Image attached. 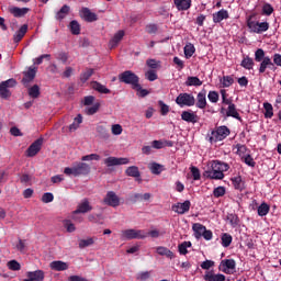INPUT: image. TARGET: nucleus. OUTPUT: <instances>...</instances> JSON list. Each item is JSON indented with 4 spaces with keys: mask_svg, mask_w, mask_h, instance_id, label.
I'll return each mask as SVG.
<instances>
[{
    "mask_svg": "<svg viewBox=\"0 0 281 281\" xmlns=\"http://www.w3.org/2000/svg\"><path fill=\"white\" fill-rule=\"evenodd\" d=\"M229 170V165L227 162H222L220 160H213L211 161V168L205 171V177L207 179H213V180H222L225 179V173Z\"/></svg>",
    "mask_w": 281,
    "mask_h": 281,
    "instance_id": "nucleus-1",
    "label": "nucleus"
},
{
    "mask_svg": "<svg viewBox=\"0 0 281 281\" xmlns=\"http://www.w3.org/2000/svg\"><path fill=\"white\" fill-rule=\"evenodd\" d=\"M91 167L87 162H77L72 167H66L64 175L68 177H80L81 175H89Z\"/></svg>",
    "mask_w": 281,
    "mask_h": 281,
    "instance_id": "nucleus-2",
    "label": "nucleus"
},
{
    "mask_svg": "<svg viewBox=\"0 0 281 281\" xmlns=\"http://www.w3.org/2000/svg\"><path fill=\"white\" fill-rule=\"evenodd\" d=\"M246 23L250 34H265L269 31V22H259L251 15L247 18Z\"/></svg>",
    "mask_w": 281,
    "mask_h": 281,
    "instance_id": "nucleus-3",
    "label": "nucleus"
},
{
    "mask_svg": "<svg viewBox=\"0 0 281 281\" xmlns=\"http://www.w3.org/2000/svg\"><path fill=\"white\" fill-rule=\"evenodd\" d=\"M148 238V232L144 229L128 228L121 232V240H142Z\"/></svg>",
    "mask_w": 281,
    "mask_h": 281,
    "instance_id": "nucleus-4",
    "label": "nucleus"
},
{
    "mask_svg": "<svg viewBox=\"0 0 281 281\" xmlns=\"http://www.w3.org/2000/svg\"><path fill=\"white\" fill-rule=\"evenodd\" d=\"M232 132L228 130L227 126L222 125L216 127L209 134V142L211 144H216V142H223V139H226V137H229V134Z\"/></svg>",
    "mask_w": 281,
    "mask_h": 281,
    "instance_id": "nucleus-5",
    "label": "nucleus"
},
{
    "mask_svg": "<svg viewBox=\"0 0 281 281\" xmlns=\"http://www.w3.org/2000/svg\"><path fill=\"white\" fill-rule=\"evenodd\" d=\"M192 229L194 233V237L199 240L204 238V240H212L214 238V234L212 231L207 229L203 224L195 223L192 225Z\"/></svg>",
    "mask_w": 281,
    "mask_h": 281,
    "instance_id": "nucleus-6",
    "label": "nucleus"
},
{
    "mask_svg": "<svg viewBox=\"0 0 281 281\" xmlns=\"http://www.w3.org/2000/svg\"><path fill=\"white\" fill-rule=\"evenodd\" d=\"M120 82L131 85L133 89H139V77L131 70H126L119 75Z\"/></svg>",
    "mask_w": 281,
    "mask_h": 281,
    "instance_id": "nucleus-7",
    "label": "nucleus"
},
{
    "mask_svg": "<svg viewBox=\"0 0 281 281\" xmlns=\"http://www.w3.org/2000/svg\"><path fill=\"white\" fill-rule=\"evenodd\" d=\"M176 103L178 104V106H194V104L196 103V99H194V95L190 94V93H180L177 99H176Z\"/></svg>",
    "mask_w": 281,
    "mask_h": 281,
    "instance_id": "nucleus-8",
    "label": "nucleus"
},
{
    "mask_svg": "<svg viewBox=\"0 0 281 281\" xmlns=\"http://www.w3.org/2000/svg\"><path fill=\"white\" fill-rule=\"evenodd\" d=\"M218 269L223 273H226L227 276H232L233 273H236V260L224 259L221 261Z\"/></svg>",
    "mask_w": 281,
    "mask_h": 281,
    "instance_id": "nucleus-9",
    "label": "nucleus"
},
{
    "mask_svg": "<svg viewBox=\"0 0 281 281\" xmlns=\"http://www.w3.org/2000/svg\"><path fill=\"white\" fill-rule=\"evenodd\" d=\"M16 86V80L8 79L7 81H2L0 83V95L1 98H10L12 93L10 92V88Z\"/></svg>",
    "mask_w": 281,
    "mask_h": 281,
    "instance_id": "nucleus-10",
    "label": "nucleus"
},
{
    "mask_svg": "<svg viewBox=\"0 0 281 281\" xmlns=\"http://www.w3.org/2000/svg\"><path fill=\"white\" fill-rule=\"evenodd\" d=\"M103 203L110 207H120V196H117L114 191H108L103 199Z\"/></svg>",
    "mask_w": 281,
    "mask_h": 281,
    "instance_id": "nucleus-11",
    "label": "nucleus"
},
{
    "mask_svg": "<svg viewBox=\"0 0 281 281\" xmlns=\"http://www.w3.org/2000/svg\"><path fill=\"white\" fill-rule=\"evenodd\" d=\"M93 210V206L89 203V200L85 199L82 200L78 206L77 210L72 212V221H77L76 214H87V212H91Z\"/></svg>",
    "mask_w": 281,
    "mask_h": 281,
    "instance_id": "nucleus-12",
    "label": "nucleus"
},
{
    "mask_svg": "<svg viewBox=\"0 0 281 281\" xmlns=\"http://www.w3.org/2000/svg\"><path fill=\"white\" fill-rule=\"evenodd\" d=\"M43 146V138L36 139L30 147L26 149V157H36L41 153Z\"/></svg>",
    "mask_w": 281,
    "mask_h": 281,
    "instance_id": "nucleus-13",
    "label": "nucleus"
},
{
    "mask_svg": "<svg viewBox=\"0 0 281 281\" xmlns=\"http://www.w3.org/2000/svg\"><path fill=\"white\" fill-rule=\"evenodd\" d=\"M128 162H130L128 158H117L113 156H110L104 159V164L108 168H111L113 166H126V164Z\"/></svg>",
    "mask_w": 281,
    "mask_h": 281,
    "instance_id": "nucleus-14",
    "label": "nucleus"
},
{
    "mask_svg": "<svg viewBox=\"0 0 281 281\" xmlns=\"http://www.w3.org/2000/svg\"><path fill=\"white\" fill-rule=\"evenodd\" d=\"M23 281H45V271L43 270L27 271Z\"/></svg>",
    "mask_w": 281,
    "mask_h": 281,
    "instance_id": "nucleus-15",
    "label": "nucleus"
},
{
    "mask_svg": "<svg viewBox=\"0 0 281 281\" xmlns=\"http://www.w3.org/2000/svg\"><path fill=\"white\" fill-rule=\"evenodd\" d=\"M80 124H82V114H78L74 122L69 126L63 127L61 131L63 133H75L80 128Z\"/></svg>",
    "mask_w": 281,
    "mask_h": 281,
    "instance_id": "nucleus-16",
    "label": "nucleus"
},
{
    "mask_svg": "<svg viewBox=\"0 0 281 281\" xmlns=\"http://www.w3.org/2000/svg\"><path fill=\"white\" fill-rule=\"evenodd\" d=\"M8 12H9V14H12V16H14L15 19H21V18L25 16V14H27V12H30V8H19L15 5H10L8 8Z\"/></svg>",
    "mask_w": 281,
    "mask_h": 281,
    "instance_id": "nucleus-17",
    "label": "nucleus"
},
{
    "mask_svg": "<svg viewBox=\"0 0 281 281\" xmlns=\"http://www.w3.org/2000/svg\"><path fill=\"white\" fill-rule=\"evenodd\" d=\"M190 201H184L183 203L178 202L171 206L172 212L176 214H186V212H190Z\"/></svg>",
    "mask_w": 281,
    "mask_h": 281,
    "instance_id": "nucleus-18",
    "label": "nucleus"
},
{
    "mask_svg": "<svg viewBox=\"0 0 281 281\" xmlns=\"http://www.w3.org/2000/svg\"><path fill=\"white\" fill-rule=\"evenodd\" d=\"M38 71V68L31 66L27 71H24V77L22 79V82L24 87H27L34 78H36V72Z\"/></svg>",
    "mask_w": 281,
    "mask_h": 281,
    "instance_id": "nucleus-19",
    "label": "nucleus"
},
{
    "mask_svg": "<svg viewBox=\"0 0 281 281\" xmlns=\"http://www.w3.org/2000/svg\"><path fill=\"white\" fill-rule=\"evenodd\" d=\"M81 19H85V21H88V23H93V21H98V15L93 12H91V10H89V8H82L79 12Z\"/></svg>",
    "mask_w": 281,
    "mask_h": 281,
    "instance_id": "nucleus-20",
    "label": "nucleus"
},
{
    "mask_svg": "<svg viewBox=\"0 0 281 281\" xmlns=\"http://www.w3.org/2000/svg\"><path fill=\"white\" fill-rule=\"evenodd\" d=\"M181 120L191 124H196V122H199V115L193 111H183L181 113Z\"/></svg>",
    "mask_w": 281,
    "mask_h": 281,
    "instance_id": "nucleus-21",
    "label": "nucleus"
},
{
    "mask_svg": "<svg viewBox=\"0 0 281 281\" xmlns=\"http://www.w3.org/2000/svg\"><path fill=\"white\" fill-rule=\"evenodd\" d=\"M173 3L179 12H184L192 8V0H173Z\"/></svg>",
    "mask_w": 281,
    "mask_h": 281,
    "instance_id": "nucleus-22",
    "label": "nucleus"
},
{
    "mask_svg": "<svg viewBox=\"0 0 281 281\" xmlns=\"http://www.w3.org/2000/svg\"><path fill=\"white\" fill-rule=\"evenodd\" d=\"M49 268L52 269V271H67V269H69V263L57 260L50 262Z\"/></svg>",
    "mask_w": 281,
    "mask_h": 281,
    "instance_id": "nucleus-23",
    "label": "nucleus"
},
{
    "mask_svg": "<svg viewBox=\"0 0 281 281\" xmlns=\"http://www.w3.org/2000/svg\"><path fill=\"white\" fill-rule=\"evenodd\" d=\"M227 19H229V12L225 9L213 13V23H221V21H225Z\"/></svg>",
    "mask_w": 281,
    "mask_h": 281,
    "instance_id": "nucleus-24",
    "label": "nucleus"
},
{
    "mask_svg": "<svg viewBox=\"0 0 281 281\" xmlns=\"http://www.w3.org/2000/svg\"><path fill=\"white\" fill-rule=\"evenodd\" d=\"M274 65L273 61H271V57L266 56L259 66V74H265L267 69H273Z\"/></svg>",
    "mask_w": 281,
    "mask_h": 281,
    "instance_id": "nucleus-25",
    "label": "nucleus"
},
{
    "mask_svg": "<svg viewBox=\"0 0 281 281\" xmlns=\"http://www.w3.org/2000/svg\"><path fill=\"white\" fill-rule=\"evenodd\" d=\"M206 95H207V92L205 90H202L198 93V97H196L198 109H205V106H207Z\"/></svg>",
    "mask_w": 281,
    "mask_h": 281,
    "instance_id": "nucleus-26",
    "label": "nucleus"
},
{
    "mask_svg": "<svg viewBox=\"0 0 281 281\" xmlns=\"http://www.w3.org/2000/svg\"><path fill=\"white\" fill-rule=\"evenodd\" d=\"M203 278L205 281H225V274H216L214 271H206Z\"/></svg>",
    "mask_w": 281,
    "mask_h": 281,
    "instance_id": "nucleus-27",
    "label": "nucleus"
},
{
    "mask_svg": "<svg viewBox=\"0 0 281 281\" xmlns=\"http://www.w3.org/2000/svg\"><path fill=\"white\" fill-rule=\"evenodd\" d=\"M124 35H125L124 30H120L114 34V36L109 43L111 49L115 48L116 45H120V42L122 41V38H124Z\"/></svg>",
    "mask_w": 281,
    "mask_h": 281,
    "instance_id": "nucleus-28",
    "label": "nucleus"
},
{
    "mask_svg": "<svg viewBox=\"0 0 281 281\" xmlns=\"http://www.w3.org/2000/svg\"><path fill=\"white\" fill-rule=\"evenodd\" d=\"M227 117H234L235 120H240V114L238 113V110H236V104L228 103V108L226 111Z\"/></svg>",
    "mask_w": 281,
    "mask_h": 281,
    "instance_id": "nucleus-29",
    "label": "nucleus"
},
{
    "mask_svg": "<svg viewBox=\"0 0 281 281\" xmlns=\"http://www.w3.org/2000/svg\"><path fill=\"white\" fill-rule=\"evenodd\" d=\"M25 34H27V25L24 24L20 27V30L18 32H15V34L13 35V41L14 43H21V41L23 40V36H25Z\"/></svg>",
    "mask_w": 281,
    "mask_h": 281,
    "instance_id": "nucleus-30",
    "label": "nucleus"
},
{
    "mask_svg": "<svg viewBox=\"0 0 281 281\" xmlns=\"http://www.w3.org/2000/svg\"><path fill=\"white\" fill-rule=\"evenodd\" d=\"M69 12H71V8L67 4L63 5L61 9L56 13L57 21H63V19H66Z\"/></svg>",
    "mask_w": 281,
    "mask_h": 281,
    "instance_id": "nucleus-31",
    "label": "nucleus"
},
{
    "mask_svg": "<svg viewBox=\"0 0 281 281\" xmlns=\"http://www.w3.org/2000/svg\"><path fill=\"white\" fill-rule=\"evenodd\" d=\"M156 251L159 256H166V258H170V260H172V258H175V252H172L170 249H168L164 246L157 247Z\"/></svg>",
    "mask_w": 281,
    "mask_h": 281,
    "instance_id": "nucleus-32",
    "label": "nucleus"
},
{
    "mask_svg": "<svg viewBox=\"0 0 281 281\" xmlns=\"http://www.w3.org/2000/svg\"><path fill=\"white\" fill-rule=\"evenodd\" d=\"M92 89H94V91H98L99 93H111V90L109 88H106V86L98 82V81H93L92 82Z\"/></svg>",
    "mask_w": 281,
    "mask_h": 281,
    "instance_id": "nucleus-33",
    "label": "nucleus"
},
{
    "mask_svg": "<svg viewBox=\"0 0 281 281\" xmlns=\"http://www.w3.org/2000/svg\"><path fill=\"white\" fill-rule=\"evenodd\" d=\"M270 210L271 206H269V204H267L266 202H262L257 209L258 216H267Z\"/></svg>",
    "mask_w": 281,
    "mask_h": 281,
    "instance_id": "nucleus-34",
    "label": "nucleus"
},
{
    "mask_svg": "<svg viewBox=\"0 0 281 281\" xmlns=\"http://www.w3.org/2000/svg\"><path fill=\"white\" fill-rule=\"evenodd\" d=\"M95 238L88 237L86 239L79 240V249H86V247H91V245H94Z\"/></svg>",
    "mask_w": 281,
    "mask_h": 281,
    "instance_id": "nucleus-35",
    "label": "nucleus"
},
{
    "mask_svg": "<svg viewBox=\"0 0 281 281\" xmlns=\"http://www.w3.org/2000/svg\"><path fill=\"white\" fill-rule=\"evenodd\" d=\"M125 173L127 175V177H134L135 179L140 177L139 168H137V166L128 167L125 170Z\"/></svg>",
    "mask_w": 281,
    "mask_h": 281,
    "instance_id": "nucleus-36",
    "label": "nucleus"
},
{
    "mask_svg": "<svg viewBox=\"0 0 281 281\" xmlns=\"http://www.w3.org/2000/svg\"><path fill=\"white\" fill-rule=\"evenodd\" d=\"M194 52H196V48H194V44L188 43L184 46V56H186V58H192V56H194Z\"/></svg>",
    "mask_w": 281,
    "mask_h": 281,
    "instance_id": "nucleus-37",
    "label": "nucleus"
},
{
    "mask_svg": "<svg viewBox=\"0 0 281 281\" xmlns=\"http://www.w3.org/2000/svg\"><path fill=\"white\" fill-rule=\"evenodd\" d=\"M190 247H192L191 241H183L182 244H180L178 246V251L181 256H186L188 254V249H190Z\"/></svg>",
    "mask_w": 281,
    "mask_h": 281,
    "instance_id": "nucleus-38",
    "label": "nucleus"
},
{
    "mask_svg": "<svg viewBox=\"0 0 281 281\" xmlns=\"http://www.w3.org/2000/svg\"><path fill=\"white\" fill-rule=\"evenodd\" d=\"M240 66L244 67V69L251 70V69H254V59L249 56H246L241 60Z\"/></svg>",
    "mask_w": 281,
    "mask_h": 281,
    "instance_id": "nucleus-39",
    "label": "nucleus"
},
{
    "mask_svg": "<svg viewBox=\"0 0 281 281\" xmlns=\"http://www.w3.org/2000/svg\"><path fill=\"white\" fill-rule=\"evenodd\" d=\"M234 238L228 233H223L221 236L222 247H229Z\"/></svg>",
    "mask_w": 281,
    "mask_h": 281,
    "instance_id": "nucleus-40",
    "label": "nucleus"
},
{
    "mask_svg": "<svg viewBox=\"0 0 281 281\" xmlns=\"http://www.w3.org/2000/svg\"><path fill=\"white\" fill-rule=\"evenodd\" d=\"M27 91L30 98L36 99L38 95H41V87H38V85L30 87Z\"/></svg>",
    "mask_w": 281,
    "mask_h": 281,
    "instance_id": "nucleus-41",
    "label": "nucleus"
},
{
    "mask_svg": "<svg viewBox=\"0 0 281 281\" xmlns=\"http://www.w3.org/2000/svg\"><path fill=\"white\" fill-rule=\"evenodd\" d=\"M98 111H100V103H93L92 106H87L85 109V113L86 115H95V113H98Z\"/></svg>",
    "mask_w": 281,
    "mask_h": 281,
    "instance_id": "nucleus-42",
    "label": "nucleus"
},
{
    "mask_svg": "<svg viewBox=\"0 0 281 281\" xmlns=\"http://www.w3.org/2000/svg\"><path fill=\"white\" fill-rule=\"evenodd\" d=\"M69 29L71 34H74L75 36H78V34H80V23H78V21L72 20L69 24Z\"/></svg>",
    "mask_w": 281,
    "mask_h": 281,
    "instance_id": "nucleus-43",
    "label": "nucleus"
},
{
    "mask_svg": "<svg viewBox=\"0 0 281 281\" xmlns=\"http://www.w3.org/2000/svg\"><path fill=\"white\" fill-rule=\"evenodd\" d=\"M15 249L20 251V254H25L27 251V241L23 239H19L15 244Z\"/></svg>",
    "mask_w": 281,
    "mask_h": 281,
    "instance_id": "nucleus-44",
    "label": "nucleus"
},
{
    "mask_svg": "<svg viewBox=\"0 0 281 281\" xmlns=\"http://www.w3.org/2000/svg\"><path fill=\"white\" fill-rule=\"evenodd\" d=\"M263 109H265V117L268 120H271L273 117V105L271 103H263Z\"/></svg>",
    "mask_w": 281,
    "mask_h": 281,
    "instance_id": "nucleus-45",
    "label": "nucleus"
},
{
    "mask_svg": "<svg viewBox=\"0 0 281 281\" xmlns=\"http://www.w3.org/2000/svg\"><path fill=\"white\" fill-rule=\"evenodd\" d=\"M188 87H201L203 85V81L199 79V77H189L187 80Z\"/></svg>",
    "mask_w": 281,
    "mask_h": 281,
    "instance_id": "nucleus-46",
    "label": "nucleus"
},
{
    "mask_svg": "<svg viewBox=\"0 0 281 281\" xmlns=\"http://www.w3.org/2000/svg\"><path fill=\"white\" fill-rule=\"evenodd\" d=\"M222 87L227 88V87H232L234 85V78H232V76H224L221 80H220Z\"/></svg>",
    "mask_w": 281,
    "mask_h": 281,
    "instance_id": "nucleus-47",
    "label": "nucleus"
},
{
    "mask_svg": "<svg viewBox=\"0 0 281 281\" xmlns=\"http://www.w3.org/2000/svg\"><path fill=\"white\" fill-rule=\"evenodd\" d=\"M7 267L10 269V271H21V263H19L16 260L8 261Z\"/></svg>",
    "mask_w": 281,
    "mask_h": 281,
    "instance_id": "nucleus-48",
    "label": "nucleus"
},
{
    "mask_svg": "<svg viewBox=\"0 0 281 281\" xmlns=\"http://www.w3.org/2000/svg\"><path fill=\"white\" fill-rule=\"evenodd\" d=\"M149 170L150 172H153V175H161V171L164 170L161 165L157 164V162H151L149 165Z\"/></svg>",
    "mask_w": 281,
    "mask_h": 281,
    "instance_id": "nucleus-49",
    "label": "nucleus"
},
{
    "mask_svg": "<svg viewBox=\"0 0 281 281\" xmlns=\"http://www.w3.org/2000/svg\"><path fill=\"white\" fill-rule=\"evenodd\" d=\"M93 76V69L92 68H87L81 75H80V80L81 82H87L89 78Z\"/></svg>",
    "mask_w": 281,
    "mask_h": 281,
    "instance_id": "nucleus-50",
    "label": "nucleus"
},
{
    "mask_svg": "<svg viewBox=\"0 0 281 281\" xmlns=\"http://www.w3.org/2000/svg\"><path fill=\"white\" fill-rule=\"evenodd\" d=\"M235 149H236V154L239 155V157L243 158V157L247 156V146L237 144L235 146Z\"/></svg>",
    "mask_w": 281,
    "mask_h": 281,
    "instance_id": "nucleus-51",
    "label": "nucleus"
},
{
    "mask_svg": "<svg viewBox=\"0 0 281 281\" xmlns=\"http://www.w3.org/2000/svg\"><path fill=\"white\" fill-rule=\"evenodd\" d=\"M225 187H217L213 190V196H215V199H221V196H225Z\"/></svg>",
    "mask_w": 281,
    "mask_h": 281,
    "instance_id": "nucleus-52",
    "label": "nucleus"
},
{
    "mask_svg": "<svg viewBox=\"0 0 281 281\" xmlns=\"http://www.w3.org/2000/svg\"><path fill=\"white\" fill-rule=\"evenodd\" d=\"M267 56H265V50L262 48H259L255 52V60L256 63H261V60H265Z\"/></svg>",
    "mask_w": 281,
    "mask_h": 281,
    "instance_id": "nucleus-53",
    "label": "nucleus"
},
{
    "mask_svg": "<svg viewBox=\"0 0 281 281\" xmlns=\"http://www.w3.org/2000/svg\"><path fill=\"white\" fill-rule=\"evenodd\" d=\"M81 161H100V155L90 154V155L82 156Z\"/></svg>",
    "mask_w": 281,
    "mask_h": 281,
    "instance_id": "nucleus-54",
    "label": "nucleus"
},
{
    "mask_svg": "<svg viewBox=\"0 0 281 281\" xmlns=\"http://www.w3.org/2000/svg\"><path fill=\"white\" fill-rule=\"evenodd\" d=\"M232 183H233L235 190H243V178L235 177L232 179Z\"/></svg>",
    "mask_w": 281,
    "mask_h": 281,
    "instance_id": "nucleus-55",
    "label": "nucleus"
},
{
    "mask_svg": "<svg viewBox=\"0 0 281 281\" xmlns=\"http://www.w3.org/2000/svg\"><path fill=\"white\" fill-rule=\"evenodd\" d=\"M190 172L193 177V181H199L201 179V171L196 167H190Z\"/></svg>",
    "mask_w": 281,
    "mask_h": 281,
    "instance_id": "nucleus-56",
    "label": "nucleus"
},
{
    "mask_svg": "<svg viewBox=\"0 0 281 281\" xmlns=\"http://www.w3.org/2000/svg\"><path fill=\"white\" fill-rule=\"evenodd\" d=\"M273 12V7L270 3H265L262 5V14H265L266 16H271Z\"/></svg>",
    "mask_w": 281,
    "mask_h": 281,
    "instance_id": "nucleus-57",
    "label": "nucleus"
},
{
    "mask_svg": "<svg viewBox=\"0 0 281 281\" xmlns=\"http://www.w3.org/2000/svg\"><path fill=\"white\" fill-rule=\"evenodd\" d=\"M158 104L160 106L161 115H168V113H170V106L168 104H165L164 101H158Z\"/></svg>",
    "mask_w": 281,
    "mask_h": 281,
    "instance_id": "nucleus-58",
    "label": "nucleus"
},
{
    "mask_svg": "<svg viewBox=\"0 0 281 281\" xmlns=\"http://www.w3.org/2000/svg\"><path fill=\"white\" fill-rule=\"evenodd\" d=\"M209 101L212 102V104H216L218 102V92L216 91H210L207 94Z\"/></svg>",
    "mask_w": 281,
    "mask_h": 281,
    "instance_id": "nucleus-59",
    "label": "nucleus"
},
{
    "mask_svg": "<svg viewBox=\"0 0 281 281\" xmlns=\"http://www.w3.org/2000/svg\"><path fill=\"white\" fill-rule=\"evenodd\" d=\"M241 159L247 166H250L251 168L256 166V161H254V158L249 154H246V156L243 157Z\"/></svg>",
    "mask_w": 281,
    "mask_h": 281,
    "instance_id": "nucleus-60",
    "label": "nucleus"
},
{
    "mask_svg": "<svg viewBox=\"0 0 281 281\" xmlns=\"http://www.w3.org/2000/svg\"><path fill=\"white\" fill-rule=\"evenodd\" d=\"M145 78L149 80V82H155V80H157V72H155V70H148L145 74Z\"/></svg>",
    "mask_w": 281,
    "mask_h": 281,
    "instance_id": "nucleus-61",
    "label": "nucleus"
},
{
    "mask_svg": "<svg viewBox=\"0 0 281 281\" xmlns=\"http://www.w3.org/2000/svg\"><path fill=\"white\" fill-rule=\"evenodd\" d=\"M150 278V271H144L136 274V280L146 281Z\"/></svg>",
    "mask_w": 281,
    "mask_h": 281,
    "instance_id": "nucleus-62",
    "label": "nucleus"
},
{
    "mask_svg": "<svg viewBox=\"0 0 281 281\" xmlns=\"http://www.w3.org/2000/svg\"><path fill=\"white\" fill-rule=\"evenodd\" d=\"M52 201H54L53 193L47 192L42 195V203H52Z\"/></svg>",
    "mask_w": 281,
    "mask_h": 281,
    "instance_id": "nucleus-63",
    "label": "nucleus"
},
{
    "mask_svg": "<svg viewBox=\"0 0 281 281\" xmlns=\"http://www.w3.org/2000/svg\"><path fill=\"white\" fill-rule=\"evenodd\" d=\"M111 131L112 135H120L124 131V128H122V125L120 124H114L112 125Z\"/></svg>",
    "mask_w": 281,
    "mask_h": 281,
    "instance_id": "nucleus-64",
    "label": "nucleus"
}]
</instances>
